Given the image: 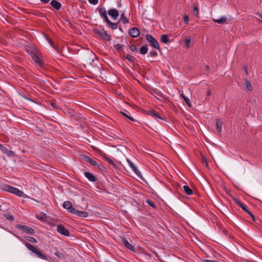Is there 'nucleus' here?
Instances as JSON below:
<instances>
[{
	"instance_id": "nucleus-1",
	"label": "nucleus",
	"mask_w": 262,
	"mask_h": 262,
	"mask_svg": "<svg viewBox=\"0 0 262 262\" xmlns=\"http://www.w3.org/2000/svg\"><path fill=\"white\" fill-rule=\"evenodd\" d=\"M3 189L5 191L13 193L19 197L23 196L24 194V192L20 190L19 189L9 185H4L3 187Z\"/></svg>"
},
{
	"instance_id": "nucleus-2",
	"label": "nucleus",
	"mask_w": 262,
	"mask_h": 262,
	"mask_svg": "<svg viewBox=\"0 0 262 262\" xmlns=\"http://www.w3.org/2000/svg\"><path fill=\"white\" fill-rule=\"evenodd\" d=\"M94 32L96 34L98 35L102 39L106 41H109L111 40V35L107 33V32L104 30V28H102L101 30L94 29Z\"/></svg>"
},
{
	"instance_id": "nucleus-3",
	"label": "nucleus",
	"mask_w": 262,
	"mask_h": 262,
	"mask_svg": "<svg viewBox=\"0 0 262 262\" xmlns=\"http://www.w3.org/2000/svg\"><path fill=\"white\" fill-rule=\"evenodd\" d=\"M25 51L31 56L35 54H40L38 48L34 44L29 43L25 46Z\"/></svg>"
},
{
	"instance_id": "nucleus-4",
	"label": "nucleus",
	"mask_w": 262,
	"mask_h": 262,
	"mask_svg": "<svg viewBox=\"0 0 262 262\" xmlns=\"http://www.w3.org/2000/svg\"><path fill=\"white\" fill-rule=\"evenodd\" d=\"M145 38L149 45L157 50H160V46L158 41L151 35L146 34Z\"/></svg>"
},
{
	"instance_id": "nucleus-5",
	"label": "nucleus",
	"mask_w": 262,
	"mask_h": 262,
	"mask_svg": "<svg viewBox=\"0 0 262 262\" xmlns=\"http://www.w3.org/2000/svg\"><path fill=\"white\" fill-rule=\"evenodd\" d=\"M16 228L21 230L22 231L30 234H34L35 233V231L32 228L25 226V225H17L16 226Z\"/></svg>"
},
{
	"instance_id": "nucleus-6",
	"label": "nucleus",
	"mask_w": 262,
	"mask_h": 262,
	"mask_svg": "<svg viewBox=\"0 0 262 262\" xmlns=\"http://www.w3.org/2000/svg\"><path fill=\"white\" fill-rule=\"evenodd\" d=\"M97 10H98L100 17L104 19L105 22L107 20L108 21L109 19L107 17V11L104 7H98Z\"/></svg>"
},
{
	"instance_id": "nucleus-7",
	"label": "nucleus",
	"mask_w": 262,
	"mask_h": 262,
	"mask_svg": "<svg viewBox=\"0 0 262 262\" xmlns=\"http://www.w3.org/2000/svg\"><path fill=\"white\" fill-rule=\"evenodd\" d=\"M127 162L128 165L130 167L135 173L139 177H141L142 174L141 172L138 169L137 167L128 159H127Z\"/></svg>"
},
{
	"instance_id": "nucleus-8",
	"label": "nucleus",
	"mask_w": 262,
	"mask_h": 262,
	"mask_svg": "<svg viewBox=\"0 0 262 262\" xmlns=\"http://www.w3.org/2000/svg\"><path fill=\"white\" fill-rule=\"evenodd\" d=\"M63 207L67 209L68 211L71 213H73V212L75 211V208L73 206L71 202L67 201H65L63 205Z\"/></svg>"
},
{
	"instance_id": "nucleus-9",
	"label": "nucleus",
	"mask_w": 262,
	"mask_h": 262,
	"mask_svg": "<svg viewBox=\"0 0 262 262\" xmlns=\"http://www.w3.org/2000/svg\"><path fill=\"white\" fill-rule=\"evenodd\" d=\"M129 35L133 38H137L140 35V30L136 27L130 28L128 31Z\"/></svg>"
},
{
	"instance_id": "nucleus-10",
	"label": "nucleus",
	"mask_w": 262,
	"mask_h": 262,
	"mask_svg": "<svg viewBox=\"0 0 262 262\" xmlns=\"http://www.w3.org/2000/svg\"><path fill=\"white\" fill-rule=\"evenodd\" d=\"M107 13L114 20H116L119 15L118 10L115 8L109 9Z\"/></svg>"
},
{
	"instance_id": "nucleus-11",
	"label": "nucleus",
	"mask_w": 262,
	"mask_h": 262,
	"mask_svg": "<svg viewBox=\"0 0 262 262\" xmlns=\"http://www.w3.org/2000/svg\"><path fill=\"white\" fill-rule=\"evenodd\" d=\"M57 231L65 236H69L70 234L69 231L62 225H59L57 226Z\"/></svg>"
},
{
	"instance_id": "nucleus-12",
	"label": "nucleus",
	"mask_w": 262,
	"mask_h": 262,
	"mask_svg": "<svg viewBox=\"0 0 262 262\" xmlns=\"http://www.w3.org/2000/svg\"><path fill=\"white\" fill-rule=\"evenodd\" d=\"M121 242L122 244L125 246V247L127 249L132 251H135V248L134 247V246L130 244L125 238L122 237L121 238Z\"/></svg>"
},
{
	"instance_id": "nucleus-13",
	"label": "nucleus",
	"mask_w": 262,
	"mask_h": 262,
	"mask_svg": "<svg viewBox=\"0 0 262 262\" xmlns=\"http://www.w3.org/2000/svg\"><path fill=\"white\" fill-rule=\"evenodd\" d=\"M233 202H234L235 204H236V205H238L241 208H242V209L243 210H244L245 212H247L249 209H248V207L246 205H245L244 204H243L239 199H238L237 198H234L233 199Z\"/></svg>"
},
{
	"instance_id": "nucleus-14",
	"label": "nucleus",
	"mask_w": 262,
	"mask_h": 262,
	"mask_svg": "<svg viewBox=\"0 0 262 262\" xmlns=\"http://www.w3.org/2000/svg\"><path fill=\"white\" fill-rule=\"evenodd\" d=\"M39 54H35L31 57L35 62L37 63L40 67H43L45 64L44 62L39 58Z\"/></svg>"
},
{
	"instance_id": "nucleus-15",
	"label": "nucleus",
	"mask_w": 262,
	"mask_h": 262,
	"mask_svg": "<svg viewBox=\"0 0 262 262\" xmlns=\"http://www.w3.org/2000/svg\"><path fill=\"white\" fill-rule=\"evenodd\" d=\"M21 242H22L23 243H24L25 246L30 251H31L32 252H33L34 254H35V253H36V252L37 251L38 249L36 247L32 245L31 244L28 243H27V242H25L23 239H20V238L18 237Z\"/></svg>"
},
{
	"instance_id": "nucleus-16",
	"label": "nucleus",
	"mask_w": 262,
	"mask_h": 262,
	"mask_svg": "<svg viewBox=\"0 0 262 262\" xmlns=\"http://www.w3.org/2000/svg\"><path fill=\"white\" fill-rule=\"evenodd\" d=\"M84 175L91 182H95L97 181L96 177L90 172L85 171Z\"/></svg>"
},
{
	"instance_id": "nucleus-17",
	"label": "nucleus",
	"mask_w": 262,
	"mask_h": 262,
	"mask_svg": "<svg viewBox=\"0 0 262 262\" xmlns=\"http://www.w3.org/2000/svg\"><path fill=\"white\" fill-rule=\"evenodd\" d=\"M2 151L7 155L9 157H14L15 156L14 152L9 150L7 147L2 146Z\"/></svg>"
},
{
	"instance_id": "nucleus-18",
	"label": "nucleus",
	"mask_w": 262,
	"mask_h": 262,
	"mask_svg": "<svg viewBox=\"0 0 262 262\" xmlns=\"http://www.w3.org/2000/svg\"><path fill=\"white\" fill-rule=\"evenodd\" d=\"M147 114L149 115L154 117L156 119L159 118V119H160L161 120H165V119L164 118L161 117L159 116V114L157 113L155 111L153 110H149L148 111Z\"/></svg>"
},
{
	"instance_id": "nucleus-19",
	"label": "nucleus",
	"mask_w": 262,
	"mask_h": 262,
	"mask_svg": "<svg viewBox=\"0 0 262 262\" xmlns=\"http://www.w3.org/2000/svg\"><path fill=\"white\" fill-rule=\"evenodd\" d=\"M83 159L90 163L91 164H92V165L93 166H96L97 165V162L96 161H95V160H94L93 159H92V158H91L89 156H84L83 158Z\"/></svg>"
},
{
	"instance_id": "nucleus-20",
	"label": "nucleus",
	"mask_w": 262,
	"mask_h": 262,
	"mask_svg": "<svg viewBox=\"0 0 262 262\" xmlns=\"http://www.w3.org/2000/svg\"><path fill=\"white\" fill-rule=\"evenodd\" d=\"M101 156L103 157V158L106 161L107 163H108L110 164L115 166V164L114 162L113 159L107 156L105 154L102 153Z\"/></svg>"
},
{
	"instance_id": "nucleus-21",
	"label": "nucleus",
	"mask_w": 262,
	"mask_h": 262,
	"mask_svg": "<svg viewBox=\"0 0 262 262\" xmlns=\"http://www.w3.org/2000/svg\"><path fill=\"white\" fill-rule=\"evenodd\" d=\"M122 22L124 25L129 23V19L125 16V12L123 11L120 15V18L118 23Z\"/></svg>"
},
{
	"instance_id": "nucleus-22",
	"label": "nucleus",
	"mask_w": 262,
	"mask_h": 262,
	"mask_svg": "<svg viewBox=\"0 0 262 262\" xmlns=\"http://www.w3.org/2000/svg\"><path fill=\"white\" fill-rule=\"evenodd\" d=\"M73 214L82 217H86L89 215V213L86 211H78L76 209Z\"/></svg>"
},
{
	"instance_id": "nucleus-23",
	"label": "nucleus",
	"mask_w": 262,
	"mask_h": 262,
	"mask_svg": "<svg viewBox=\"0 0 262 262\" xmlns=\"http://www.w3.org/2000/svg\"><path fill=\"white\" fill-rule=\"evenodd\" d=\"M51 5L55 9L58 10L61 8V4L56 0H52L50 3Z\"/></svg>"
},
{
	"instance_id": "nucleus-24",
	"label": "nucleus",
	"mask_w": 262,
	"mask_h": 262,
	"mask_svg": "<svg viewBox=\"0 0 262 262\" xmlns=\"http://www.w3.org/2000/svg\"><path fill=\"white\" fill-rule=\"evenodd\" d=\"M227 19L226 16H222L219 19H213V21L220 25L227 23Z\"/></svg>"
},
{
	"instance_id": "nucleus-25",
	"label": "nucleus",
	"mask_w": 262,
	"mask_h": 262,
	"mask_svg": "<svg viewBox=\"0 0 262 262\" xmlns=\"http://www.w3.org/2000/svg\"><path fill=\"white\" fill-rule=\"evenodd\" d=\"M105 23L106 24V26L110 27L113 30L116 29L118 28V24L119 23L118 22L116 23H112L110 20V19H108V21L107 20Z\"/></svg>"
},
{
	"instance_id": "nucleus-26",
	"label": "nucleus",
	"mask_w": 262,
	"mask_h": 262,
	"mask_svg": "<svg viewBox=\"0 0 262 262\" xmlns=\"http://www.w3.org/2000/svg\"><path fill=\"white\" fill-rule=\"evenodd\" d=\"M183 190L187 195H191L193 194L192 190L187 185H184L183 187Z\"/></svg>"
},
{
	"instance_id": "nucleus-27",
	"label": "nucleus",
	"mask_w": 262,
	"mask_h": 262,
	"mask_svg": "<svg viewBox=\"0 0 262 262\" xmlns=\"http://www.w3.org/2000/svg\"><path fill=\"white\" fill-rule=\"evenodd\" d=\"M216 127L217 131L219 133H221L222 130V121L219 119H216Z\"/></svg>"
},
{
	"instance_id": "nucleus-28",
	"label": "nucleus",
	"mask_w": 262,
	"mask_h": 262,
	"mask_svg": "<svg viewBox=\"0 0 262 262\" xmlns=\"http://www.w3.org/2000/svg\"><path fill=\"white\" fill-rule=\"evenodd\" d=\"M121 114H122L124 117H125L126 118H128V119H129L130 120L132 121H135L136 120L134 119L133 117H132L130 115V113L125 111V112H120Z\"/></svg>"
},
{
	"instance_id": "nucleus-29",
	"label": "nucleus",
	"mask_w": 262,
	"mask_h": 262,
	"mask_svg": "<svg viewBox=\"0 0 262 262\" xmlns=\"http://www.w3.org/2000/svg\"><path fill=\"white\" fill-rule=\"evenodd\" d=\"M244 84L248 90L251 91L252 90V85L249 80L245 79L244 81Z\"/></svg>"
},
{
	"instance_id": "nucleus-30",
	"label": "nucleus",
	"mask_w": 262,
	"mask_h": 262,
	"mask_svg": "<svg viewBox=\"0 0 262 262\" xmlns=\"http://www.w3.org/2000/svg\"><path fill=\"white\" fill-rule=\"evenodd\" d=\"M184 42L187 48H190L191 46V39L189 36H187L184 39Z\"/></svg>"
},
{
	"instance_id": "nucleus-31",
	"label": "nucleus",
	"mask_w": 262,
	"mask_h": 262,
	"mask_svg": "<svg viewBox=\"0 0 262 262\" xmlns=\"http://www.w3.org/2000/svg\"><path fill=\"white\" fill-rule=\"evenodd\" d=\"M124 46L119 43H117L114 46V48L119 52L121 53L123 51Z\"/></svg>"
},
{
	"instance_id": "nucleus-32",
	"label": "nucleus",
	"mask_w": 262,
	"mask_h": 262,
	"mask_svg": "<svg viewBox=\"0 0 262 262\" xmlns=\"http://www.w3.org/2000/svg\"><path fill=\"white\" fill-rule=\"evenodd\" d=\"M35 254L41 259L47 260V256L44 254L42 253L40 250L39 249H38L36 253H35Z\"/></svg>"
},
{
	"instance_id": "nucleus-33",
	"label": "nucleus",
	"mask_w": 262,
	"mask_h": 262,
	"mask_svg": "<svg viewBox=\"0 0 262 262\" xmlns=\"http://www.w3.org/2000/svg\"><path fill=\"white\" fill-rule=\"evenodd\" d=\"M160 40L164 43H167L169 42V39L167 35L163 34L161 36Z\"/></svg>"
},
{
	"instance_id": "nucleus-34",
	"label": "nucleus",
	"mask_w": 262,
	"mask_h": 262,
	"mask_svg": "<svg viewBox=\"0 0 262 262\" xmlns=\"http://www.w3.org/2000/svg\"><path fill=\"white\" fill-rule=\"evenodd\" d=\"M148 51L147 45L142 46L140 49V53L142 55H145Z\"/></svg>"
},
{
	"instance_id": "nucleus-35",
	"label": "nucleus",
	"mask_w": 262,
	"mask_h": 262,
	"mask_svg": "<svg viewBox=\"0 0 262 262\" xmlns=\"http://www.w3.org/2000/svg\"><path fill=\"white\" fill-rule=\"evenodd\" d=\"M4 216L10 221H13L14 220L13 216L9 213L4 214Z\"/></svg>"
},
{
	"instance_id": "nucleus-36",
	"label": "nucleus",
	"mask_w": 262,
	"mask_h": 262,
	"mask_svg": "<svg viewBox=\"0 0 262 262\" xmlns=\"http://www.w3.org/2000/svg\"><path fill=\"white\" fill-rule=\"evenodd\" d=\"M181 96L183 98L184 100L185 101V103L189 106H191L190 101L188 98L186 97L184 94L181 95Z\"/></svg>"
},
{
	"instance_id": "nucleus-37",
	"label": "nucleus",
	"mask_w": 262,
	"mask_h": 262,
	"mask_svg": "<svg viewBox=\"0 0 262 262\" xmlns=\"http://www.w3.org/2000/svg\"><path fill=\"white\" fill-rule=\"evenodd\" d=\"M125 58L129 62L132 63L134 62L135 59L133 56L129 54H127Z\"/></svg>"
},
{
	"instance_id": "nucleus-38",
	"label": "nucleus",
	"mask_w": 262,
	"mask_h": 262,
	"mask_svg": "<svg viewBox=\"0 0 262 262\" xmlns=\"http://www.w3.org/2000/svg\"><path fill=\"white\" fill-rule=\"evenodd\" d=\"M26 239L29 242L32 243H37V240L33 237L25 236Z\"/></svg>"
},
{
	"instance_id": "nucleus-39",
	"label": "nucleus",
	"mask_w": 262,
	"mask_h": 262,
	"mask_svg": "<svg viewBox=\"0 0 262 262\" xmlns=\"http://www.w3.org/2000/svg\"><path fill=\"white\" fill-rule=\"evenodd\" d=\"M54 254L55 256H56L57 257H58L60 258H62L64 257V255H63V253L61 251H56L54 253Z\"/></svg>"
},
{
	"instance_id": "nucleus-40",
	"label": "nucleus",
	"mask_w": 262,
	"mask_h": 262,
	"mask_svg": "<svg viewBox=\"0 0 262 262\" xmlns=\"http://www.w3.org/2000/svg\"><path fill=\"white\" fill-rule=\"evenodd\" d=\"M193 14L194 16H198L199 14V9L198 7L195 5L193 4Z\"/></svg>"
},
{
	"instance_id": "nucleus-41",
	"label": "nucleus",
	"mask_w": 262,
	"mask_h": 262,
	"mask_svg": "<svg viewBox=\"0 0 262 262\" xmlns=\"http://www.w3.org/2000/svg\"><path fill=\"white\" fill-rule=\"evenodd\" d=\"M146 202L151 207H153V208H156V205L155 204H154V203H153L151 201H150V200H147L146 201Z\"/></svg>"
},
{
	"instance_id": "nucleus-42",
	"label": "nucleus",
	"mask_w": 262,
	"mask_h": 262,
	"mask_svg": "<svg viewBox=\"0 0 262 262\" xmlns=\"http://www.w3.org/2000/svg\"><path fill=\"white\" fill-rule=\"evenodd\" d=\"M149 55L152 57H156L158 55L157 52L155 50H151L149 53Z\"/></svg>"
},
{
	"instance_id": "nucleus-43",
	"label": "nucleus",
	"mask_w": 262,
	"mask_h": 262,
	"mask_svg": "<svg viewBox=\"0 0 262 262\" xmlns=\"http://www.w3.org/2000/svg\"><path fill=\"white\" fill-rule=\"evenodd\" d=\"M97 166L99 170H100L101 171H104L105 170V167L103 165H102V164L98 165L97 164Z\"/></svg>"
},
{
	"instance_id": "nucleus-44",
	"label": "nucleus",
	"mask_w": 262,
	"mask_h": 262,
	"mask_svg": "<svg viewBox=\"0 0 262 262\" xmlns=\"http://www.w3.org/2000/svg\"><path fill=\"white\" fill-rule=\"evenodd\" d=\"M130 50L133 52H136L137 51V48L135 45H132L130 46Z\"/></svg>"
},
{
	"instance_id": "nucleus-45",
	"label": "nucleus",
	"mask_w": 262,
	"mask_h": 262,
	"mask_svg": "<svg viewBox=\"0 0 262 262\" xmlns=\"http://www.w3.org/2000/svg\"><path fill=\"white\" fill-rule=\"evenodd\" d=\"M89 2L93 5H96L98 3V0H88Z\"/></svg>"
},
{
	"instance_id": "nucleus-46",
	"label": "nucleus",
	"mask_w": 262,
	"mask_h": 262,
	"mask_svg": "<svg viewBox=\"0 0 262 262\" xmlns=\"http://www.w3.org/2000/svg\"><path fill=\"white\" fill-rule=\"evenodd\" d=\"M184 21L185 24H187L189 23V17L187 15H185L184 17Z\"/></svg>"
},
{
	"instance_id": "nucleus-47",
	"label": "nucleus",
	"mask_w": 262,
	"mask_h": 262,
	"mask_svg": "<svg viewBox=\"0 0 262 262\" xmlns=\"http://www.w3.org/2000/svg\"><path fill=\"white\" fill-rule=\"evenodd\" d=\"M244 70L245 72V74L246 75H248V67L247 66H245L244 67Z\"/></svg>"
},
{
	"instance_id": "nucleus-48",
	"label": "nucleus",
	"mask_w": 262,
	"mask_h": 262,
	"mask_svg": "<svg viewBox=\"0 0 262 262\" xmlns=\"http://www.w3.org/2000/svg\"><path fill=\"white\" fill-rule=\"evenodd\" d=\"M41 2L43 4L48 3L50 0H40Z\"/></svg>"
},
{
	"instance_id": "nucleus-49",
	"label": "nucleus",
	"mask_w": 262,
	"mask_h": 262,
	"mask_svg": "<svg viewBox=\"0 0 262 262\" xmlns=\"http://www.w3.org/2000/svg\"><path fill=\"white\" fill-rule=\"evenodd\" d=\"M48 42H49V43L53 47V42L52 41V40L50 39V38H48Z\"/></svg>"
},
{
	"instance_id": "nucleus-50",
	"label": "nucleus",
	"mask_w": 262,
	"mask_h": 262,
	"mask_svg": "<svg viewBox=\"0 0 262 262\" xmlns=\"http://www.w3.org/2000/svg\"><path fill=\"white\" fill-rule=\"evenodd\" d=\"M204 262H216V261L209 259H205L204 260Z\"/></svg>"
},
{
	"instance_id": "nucleus-51",
	"label": "nucleus",
	"mask_w": 262,
	"mask_h": 262,
	"mask_svg": "<svg viewBox=\"0 0 262 262\" xmlns=\"http://www.w3.org/2000/svg\"><path fill=\"white\" fill-rule=\"evenodd\" d=\"M203 162H205L206 163V165L208 166V162H207L206 158H203Z\"/></svg>"
},
{
	"instance_id": "nucleus-52",
	"label": "nucleus",
	"mask_w": 262,
	"mask_h": 262,
	"mask_svg": "<svg viewBox=\"0 0 262 262\" xmlns=\"http://www.w3.org/2000/svg\"><path fill=\"white\" fill-rule=\"evenodd\" d=\"M211 94V92L209 90H207V96H209Z\"/></svg>"
},
{
	"instance_id": "nucleus-53",
	"label": "nucleus",
	"mask_w": 262,
	"mask_h": 262,
	"mask_svg": "<svg viewBox=\"0 0 262 262\" xmlns=\"http://www.w3.org/2000/svg\"><path fill=\"white\" fill-rule=\"evenodd\" d=\"M247 213H248L250 216L251 217L253 216L254 215L252 214V212H251L249 210H248Z\"/></svg>"
},
{
	"instance_id": "nucleus-54",
	"label": "nucleus",
	"mask_w": 262,
	"mask_h": 262,
	"mask_svg": "<svg viewBox=\"0 0 262 262\" xmlns=\"http://www.w3.org/2000/svg\"><path fill=\"white\" fill-rule=\"evenodd\" d=\"M247 213H248L250 216L251 217L253 216L254 215L252 214V212H251L249 210H248Z\"/></svg>"
},
{
	"instance_id": "nucleus-55",
	"label": "nucleus",
	"mask_w": 262,
	"mask_h": 262,
	"mask_svg": "<svg viewBox=\"0 0 262 262\" xmlns=\"http://www.w3.org/2000/svg\"><path fill=\"white\" fill-rule=\"evenodd\" d=\"M251 218H252L253 221H254V222H256V218L254 215L251 216Z\"/></svg>"
},
{
	"instance_id": "nucleus-56",
	"label": "nucleus",
	"mask_w": 262,
	"mask_h": 262,
	"mask_svg": "<svg viewBox=\"0 0 262 262\" xmlns=\"http://www.w3.org/2000/svg\"><path fill=\"white\" fill-rule=\"evenodd\" d=\"M21 96H22L24 98H25V99H27V100H30V101H32L31 99H29V98H27V97H26V96H25L21 95Z\"/></svg>"
},
{
	"instance_id": "nucleus-57",
	"label": "nucleus",
	"mask_w": 262,
	"mask_h": 262,
	"mask_svg": "<svg viewBox=\"0 0 262 262\" xmlns=\"http://www.w3.org/2000/svg\"><path fill=\"white\" fill-rule=\"evenodd\" d=\"M244 261H245V262H253L252 261L247 259H244Z\"/></svg>"
},
{
	"instance_id": "nucleus-58",
	"label": "nucleus",
	"mask_w": 262,
	"mask_h": 262,
	"mask_svg": "<svg viewBox=\"0 0 262 262\" xmlns=\"http://www.w3.org/2000/svg\"><path fill=\"white\" fill-rule=\"evenodd\" d=\"M257 15L261 19V21H262V14H257Z\"/></svg>"
},
{
	"instance_id": "nucleus-59",
	"label": "nucleus",
	"mask_w": 262,
	"mask_h": 262,
	"mask_svg": "<svg viewBox=\"0 0 262 262\" xmlns=\"http://www.w3.org/2000/svg\"><path fill=\"white\" fill-rule=\"evenodd\" d=\"M205 68H206V70H207V71H208V70H209V66H208V65H206V66H205Z\"/></svg>"
},
{
	"instance_id": "nucleus-60",
	"label": "nucleus",
	"mask_w": 262,
	"mask_h": 262,
	"mask_svg": "<svg viewBox=\"0 0 262 262\" xmlns=\"http://www.w3.org/2000/svg\"><path fill=\"white\" fill-rule=\"evenodd\" d=\"M121 3L120 2L118 4V5H117V7L118 8H120L121 7Z\"/></svg>"
},
{
	"instance_id": "nucleus-61",
	"label": "nucleus",
	"mask_w": 262,
	"mask_h": 262,
	"mask_svg": "<svg viewBox=\"0 0 262 262\" xmlns=\"http://www.w3.org/2000/svg\"><path fill=\"white\" fill-rule=\"evenodd\" d=\"M51 105H52V106L53 107H56V104H55V103H52L51 104Z\"/></svg>"
}]
</instances>
